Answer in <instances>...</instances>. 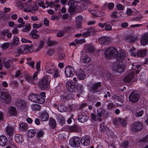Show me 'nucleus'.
Segmentation results:
<instances>
[{"mask_svg": "<svg viewBox=\"0 0 148 148\" xmlns=\"http://www.w3.org/2000/svg\"><path fill=\"white\" fill-rule=\"evenodd\" d=\"M104 54L107 58L115 57L117 61L121 62L125 58V53L123 50L118 52L115 48L110 47L106 49L104 51Z\"/></svg>", "mask_w": 148, "mask_h": 148, "instance_id": "f257e3e1", "label": "nucleus"}, {"mask_svg": "<svg viewBox=\"0 0 148 148\" xmlns=\"http://www.w3.org/2000/svg\"><path fill=\"white\" fill-rule=\"evenodd\" d=\"M51 81V78L49 76L45 75L40 82V87L42 90L47 89L50 86Z\"/></svg>", "mask_w": 148, "mask_h": 148, "instance_id": "f03ea898", "label": "nucleus"}, {"mask_svg": "<svg viewBox=\"0 0 148 148\" xmlns=\"http://www.w3.org/2000/svg\"><path fill=\"white\" fill-rule=\"evenodd\" d=\"M0 90V98L6 103H8L10 101L11 97L10 95L7 92Z\"/></svg>", "mask_w": 148, "mask_h": 148, "instance_id": "7ed1b4c3", "label": "nucleus"}, {"mask_svg": "<svg viewBox=\"0 0 148 148\" xmlns=\"http://www.w3.org/2000/svg\"><path fill=\"white\" fill-rule=\"evenodd\" d=\"M88 86L90 87V89L93 93H96L98 91V89L101 87V84L100 82H95L93 84H92V82H90L88 84Z\"/></svg>", "mask_w": 148, "mask_h": 148, "instance_id": "20e7f679", "label": "nucleus"}, {"mask_svg": "<svg viewBox=\"0 0 148 148\" xmlns=\"http://www.w3.org/2000/svg\"><path fill=\"white\" fill-rule=\"evenodd\" d=\"M80 138L77 137H73L69 140L70 145L74 147H79L80 145Z\"/></svg>", "mask_w": 148, "mask_h": 148, "instance_id": "39448f33", "label": "nucleus"}, {"mask_svg": "<svg viewBox=\"0 0 148 148\" xmlns=\"http://www.w3.org/2000/svg\"><path fill=\"white\" fill-rule=\"evenodd\" d=\"M29 99L31 101L40 103H43L45 102L44 99L42 98H37L36 95L33 94L30 95L28 96Z\"/></svg>", "mask_w": 148, "mask_h": 148, "instance_id": "423d86ee", "label": "nucleus"}, {"mask_svg": "<svg viewBox=\"0 0 148 148\" xmlns=\"http://www.w3.org/2000/svg\"><path fill=\"white\" fill-rule=\"evenodd\" d=\"M75 73V70L73 67L69 66L66 67L65 73L66 77H72Z\"/></svg>", "mask_w": 148, "mask_h": 148, "instance_id": "0eeeda50", "label": "nucleus"}, {"mask_svg": "<svg viewBox=\"0 0 148 148\" xmlns=\"http://www.w3.org/2000/svg\"><path fill=\"white\" fill-rule=\"evenodd\" d=\"M45 68L46 72L51 74H53L56 69L55 66L49 62L46 63Z\"/></svg>", "mask_w": 148, "mask_h": 148, "instance_id": "6e6552de", "label": "nucleus"}, {"mask_svg": "<svg viewBox=\"0 0 148 148\" xmlns=\"http://www.w3.org/2000/svg\"><path fill=\"white\" fill-rule=\"evenodd\" d=\"M25 78L26 80L28 82L32 84H34L35 83V81L36 80L38 79L37 73L36 72H35L32 77L29 75H26L25 76Z\"/></svg>", "mask_w": 148, "mask_h": 148, "instance_id": "1a4fd4ad", "label": "nucleus"}, {"mask_svg": "<svg viewBox=\"0 0 148 148\" xmlns=\"http://www.w3.org/2000/svg\"><path fill=\"white\" fill-rule=\"evenodd\" d=\"M66 86L67 89L69 91L73 92L76 91V85L73 82L70 81H67Z\"/></svg>", "mask_w": 148, "mask_h": 148, "instance_id": "9d476101", "label": "nucleus"}, {"mask_svg": "<svg viewBox=\"0 0 148 148\" xmlns=\"http://www.w3.org/2000/svg\"><path fill=\"white\" fill-rule=\"evenodd\" d=\"M139 97V95L137 93L132 92L129 97V101L133 103L137 102Z\"/></svg>", "mask_w": 148, "mask_h": 148, "instance_id": "9b49d317", "label": "nucleus"}, {"mask_svg": "<svg viewBox=\"0 0 148 148\" xmlns=\"http://www.w3.org/2000/svg\"><path fill=\"white\" fill-rule=\"evenodd\" d=\"M74 1L71 0L68 3L69 7V10L70 12H74L77 9H79V7L77 4H75Z\"/></svg>", "mask_w": 148, "mask_h": 148, "instance_id": "f8f14e48", "label": "nucleus"}, {"mask_svg": "<svg viewBox=\"0 0 148 148\" xmlns=\"http://www.w3.org/2000/svg\"><path fill=\"white\" fill-rule=\"evenodd\" d=\"M143 124L140 122H137L132 125L131 130L133 132H137L140 130L142 128Z\"/></svg>", "mask_w": 148, "mask_h": 148, "instance_id": "ddd939ff", "label": "nucleus"}, {"mask_svg": "<svg viewBox=\"0 0 148 148\" xmlns=\"http://www.w3.org/2000/svg\"><path fill=\"white\" fill-rule=\"evenodd\" d=\"M6 135L9 137L12 136L14 134V128L11 125H8L5 129Z\"/></svg>", "mask_w": 148, "mask_h": 148, "instance_id": "4468645a", "label": "nucleus"}, {"mask_svg": "<svg viewBox=\"0 0 148 148\" xmlns=\"http://www.w3.org/2000/svg\"><path fill=\"white\" fill-rule=\"evenodd\" d=\"M98 116L99 117L104 116L106 117L108 116V113L103 108H99L97 110Z\"/></svg>", "mask_w": 148, "mask_h": 148, "instance_id": "2eb2a0df", "label": "nucleus"}, {"mask_svg": "<svg viewBox=\"0 0 148 148\" xmlns=\"http://www.w3.org/2000/svg\"><path fill=\"white\" fill-rule=\"evenodd\" d=\"M99 41L101 44L106 45L111 42V40L108 37L103 36L99 38Z\"/></svg>", "mask_w": 148, "mask_h": 148, "instance_id": "dca6fc26", "label": "nucleus"}, {"mask_svg": "<svg viewBox=\"0 0 148 148\" xmlns=\"http://www.w3.org/2000/svg\"><path fill=\"white\" fill-rule=\"evenodd\" d=\"M88 119V117L84 113L80 112L79 113L78 116V120L79 121L84 123Z\"/></svg>", "mask_w": 148, "mask_h": 148, "instance_id": "f3484780", "label": "nucleus"}, {"mask_svg": "<svg viewBox=\"0 0 148 148\" xmlns=\"http://www.w3.org/2000/svg\"><path fill=\"white\" fill-rule=\"evenodd\" d=\"M141 44L145 45L148 44V33H145L142 35L140 39Z\"/></svg>", "mask_w": 148, "mask_h": 148, "instance_id": "a211bd4d", "label": "nucleus"}, {"mask_svg": "<svg viewBox=\"0 0 148 148\" xmlns=\"http://www.w3.org/2000/svg\"><path fill=\"white\" fill-rule=\"evenodd\" d=\"M134 72L129 73L123 79V81L125 83H130L134 77Z\"/></svg>", "mask_w": 148, "mask_h": 148, "instance_id": "6ab92c4d", "label": "nucleus"}, {"mask_svg": "<svg viewBox=\"0 0 148 148\" xmlns=\"http://www.w3.org/2000/svg\"><path fill=\"white\" fill-rule=\"evenodd\" d=\"M77 75L78 79L80 80H83L85 77V72L84 71L80 69L77 72Z\"/></svg>", "mask_w": 148, "mask_h": 148, "instance_id": "aec40b11", "label": "nucleus"}, {"mask_svg": "<svg viewBox=\"0 0 148 148\" xmlns=\"http://www.w3.org/2000/svg\"><path fill=\"white\" fill-rule=\"evenodd\" d=\"M39 118L42 121H47L49 118L48 113L46 111H44L41 113L40 115Z\"/></svg>", "mask_w": 148, "mask_h": 148, "instance_id": "412c9836", "label": "nucleus"}, {"mask_svg": "<svg viewBox=\"0 0 148 148\" xmlns=\"http://www.w3.org/2000/svg\"><path fill=\"white\" fill-rule=\"evenodd\" d=\"M81 142L84 146L89 145L90 142L89 137L87 136H84L82 138Z\"/></svg>", "mask_w": 148, "mask_h": 148, "instance_id": "4be33fe9", "label": "nucleus"}, {"mask_svg": "<svg viewBox=\"0 0 148 148\" xmlns=\"http://www.w3.org/2000/svg\"><path fill=\"white\" fill-rule=\"evenodd\" d=\"M110 16L112 18H121L122 17L120 12L113 11L111 12Z\"/></svg>", "mask_w": 148, "mask_h": 148, "instance_id": "5701e85b", "label": "nucleus"}, {"mask_svg": "<svg viewBox=\"0 0 148 148\" xmlns=\"http://www.w3.org/2000/svg\"><path fill=\"white\" fill-rule=\"evenodd\" d=\"M113 68L114 70L120 73L123 71L124 70V68L123 65L119 64L117 65H114Z\"/></svg>", "mask_w": 148, "mask_h": 148, "instance_id": "b1692460", "label": "nucleus"}, {"mask_svg": "<svg viewBox=\"0 0 148 148\" xmlns=\"http://www.w3.org/2000/svg\"><path fill=\"white\" fill-rule=\"evenodd\" d=\"M7 139L6 137L4 135L0 136V145L4 146L7 145Z\"/></svg>", "mask_w": 148, "mask_h": 148, "instance_id": "393cba45", "label": "nucleus"}, {"mask_svg": "<svg viewBox=\"0 0 148 148\" xmlns=\"http://www.w3.org/2000/svg\"><path fill=\"white\" fill-rule=\"evenodd\" d=\"M136 39V38L134 36L129 35L125 37L124 40L125 42H127L131 43L134 42Z\"/></svg>", "mask_w": 148, "mask_h": 148, "instance_id": "a878e982", "label": "nucleus"}, {"mask_svg": "<svg viewBox=\"0 0 148 148\" xmlns=\"http://www.w3.org/2000/svg\"><path fill=\"white\" fill-rule=\"evenodd\" d=\"M14 138L15 141L18 143H21L24 140L22 135L19 134L15 135Z\"/></svg>", "mask_w": 148, "mask_h": 148, "instance_id": "bb28decb", "label": "nucleus"}, {"mask_svg": "<svg viewBox=\"0 0 148 148\" xmlns=\"http://www.w3.org/2000/svg\"><path fill=\"white\" fill-rule=\"evenodd\" d=\"M16 51L18 53L23 54H26L24 45L18 47L16 49Z\"/></svg>", "mask_w": 148, "mask_h": 148, "instance_id": "cd10ccee", "label": "nucleus"}, {"mask_svg": "<svg viewBox=\"0 0 148 148\" xmlns=\"http://www.w3.org/2000/svg\"><path fill=\"white\" fill-rule=\"evenodd\" d=\"M115 121L117 123H120L123 126H125L126 125V123L125 120L123 119L118 118L116 119L114 121V122Z\"/></svg>", "mask_w": 148, "mask_h": 148, "instance_id": "c85d7f7f", "label": "nucleus"}, {"mask_svg": "<svg viewBox=\"0 0 148 148\" xmlns=\"http://www.w3.org/2000/svg\"><path fill=\"white\" fill-rule=\"evenodd\" d=\"M85 49L88 53H92L94 50V48L92 45H86L84 47Z\"/></svg>", "mask_w": 148, "mask_h": 148, "instance_id": "c756f323", "label": "nucleus"}, {"mask_svg": "<svg viewBox=\"0 0 148 148\" xmlns=\"http://www.w3.org/2000/svg\"><path fill=\"white\" fill-rule=\"evenodd\" d=\"M8 113L12 115H15L17 113L15 108L12 106L9 107L8 110Z\"/></svg>", "mask_w": 148, "mask_h": 148, "instance_id": "7c9ffc66", "label": "nucleus"}, {"mask_svg": "<svg viewBox=\"0 0 148 148\" xmlns=\"http://www.w3.org/2000/svg\"><path fill=\"white\" fill-rule=\"evenodd\" d=\"M37 32V30L34 29L29 33V35L33 38H37L39 37L38 35L36 33Z\"/></svg>", "mask_w": 148, "mask_h": 148, "instance_id": "2f4dec72", "label": "nucleus"}, {"mask_svg": "<svg viewBox=\"0 0 148 148\" xmlns=\"http://www.w3.org/2000/svg\"><path fill=\"white\" fill-rule=\"evenodd\" d=\"M26 54L28 53L29 52H32L34 50V49L32 46L25 45H24Z\"/></svg>", "mask_w": 148, "mask_h": 148, "instance_id": "473e14b6", "label": "nucleus"}, {"mask_svg": "<svg viewBox=\"0 0 148 148\" xmlns=\"http://www.w3.org/2000/svg\"><path fill=\"white\" fill-rule=\"evenodd\" d=\"M27 127L28 125L26 123H22L20 125L19 129L21 131H26L27 129Z\"/></svg>", "mask_w": 148, "mask_h": 148, "instance_id": "72a5a7b5", "label": "nucleus"}, {"mask_svg": "<svg viewBox=\"0 0 148 148\" xmlns=\"http://www.w3.org/2000/svg\"><path fill=\"white\" fill-rule=\"evenodd\" d=\"M38 6L36 4H34L32 8H29L27 10L25 9L24 12H32L37 10L38 9Z\"/></svg>", "mask_w": 148, "mask_h": 148, "instance_id": "f704fd0d", "label": "nucleus"}, {"mask_svg": "<svg viewBox=\"0 0 148 148\" xmlns=\"http://www.w3.org/2000/svg\"><path fill=\"white\" fill-rule=\"evenodd\" d=\"M36 131L34 129L29 130L27 132V135L29 138L33 137L35 135Z\"/></svg>", "mask_w": 148, "mask_h": 148, "instance_id": "c9c22d12", "label": "nucleus"}, {"mask_svg": "<svg viewBox=\"0 0 148 148\" xmlns=\"http://www.w3.org/2000/svg\"><path fill=\"white\" fill-rule=\"evenodd\" d=\"M80 60L83 63H87L90 62V58L88 56H86L84 57L82 56V58L80 59Z\"/></svg>", "mask_w": 148, "mask_h": 148, "instance_id": "e433bc0d", "label": "nucleus"}, {"mask_svg": "<svg viewBox=\"0 0 148 148\" xmlns=\"http://www.w3.org/2000/svg\"><path fill=\"white\" fill-rule=\"evenodd\" d=\"M57 109L61 112H64L67 110L66 106L63 104L58 106L57 107Z\"/></svg>", "mask_w": 148, "mask_h": 148, "instance_id": "4c0bfd02", "label": "nucleus"}, {"mask_svg": "<svg viewBox=\"0 0 148 148\" xmlns=\"http://www.w3.org/2000/svg\"><path fill=\"white\" fill-rule=\"evenodd\" d=\"M147 50L145 49L143 50H139L138 51L137 57H143L146 54Z\"/></svg>", "mask_w": 148, "mask_h": 148, "instance_id": "58836bf2", "label": "nucleus"}, {"mask_svg": "<svg viewBox=\"0 0 148 148\" xmlns=\"http://www.w3.org/2000/svg\"><path fill=\"white\" fill-rule=\"evenodd\" d=\"M23 31L24 32L29 31L31 29V25L30 23H27L23 26Z\"/></svg>", "mask_w": 148, "mask_h": 148, "instance_id": "ea45409f", "label": "nucleus"}, {"mask_svg": "<svg viewBox=\"0 0 148 148\" xmlns=\"http://www.w3.org/2000/svg\"><path fill=\"white\" fill-rule=\"evenodd\" d=\"M49 125L52 128H54L56 125V121L52 119H50L49 120Z\"/></svg>", "mask_w": 148, "mask_h": 148, "instance_id": "a19ab883", "label": "nucleus"}, {"mask_svg": "<svg viewBox=\"0 0 148 148\" xmlns=\"http://www.w3.org/2000/svg\"><path fill=\"white\" fill-rule=\"evenodd\" d=\"M130 53L131 55L134 57H137L138 51H136V49L134 48H132L130 51Z\"/></svg>", "mask_w": 148, "mask_h": 148, "instance_id": "79ce46f5", "label": "nucleus"}, {"mask_svg": "<svg viewBox=\"0 0 148 148\" xmlns=\"http://www.w3.org/2000/svg\"><path fill=\"white\" fill-rule=\"evenodd\" d=\"M57 118L58 121L61 124H63L65 122V119L63 116L59 115L58 116Z\"/></svg>", "mask_w": 148, "mask_h": 148, "instance_id": "37998d69", "label": "nucleus"}, {"mask_svg": "<svg viewBox=\"0 0 148 148\" xmlns=\"http://www.w3.org/2000/svg\"><path fill=\"white\" fill-rule=\"evenodd\" d=\"M44 45V41L43 40H40V43L39 45L38 49H36L35 51H38L40 49H41L43 47Z\"/></svg>", "mask_w": 148, "mask_h": 148, "instance_id": "c03bdc74", "label": "nucleus"}, {"mask_svg": "<svg viewBox=\"0 0 148 148\" xmlns=\"http://www.w3.org/2000/svg\"><path fill=\"white\" fill-rule=\"evenodd\" d=\"M26 8H24L23 10L24 12V10H27L29 8H32L33 6L31 2H28L26 3Z\"/></svg>", "mask_w": 148, "mask_h": 148, "instance_id": "a18cd8bd", "label": "nucleus"}, {"mask_svg": "<svg viewBox=\"0 0 148 148\" xmlns=\"http://www.w3.org/2000/svg\"><path fill=\"white\" fill-rule=\"evenodd\" d=\"M13 44L15 45H18L19 44V40L18 38L15 36L13 40Z\"/></svg>", "mask_w": 148, "mask_h": 148, "instance_id": "49530a36", "label": "nucleus"}, {"mask_svg": "<svg viewBox=\"0 0 148 148\" xmlns=\"http://www.w3.org/2000/svg\"><path fill=\"white\" fill-rule=\"evenodd\" d=\"M91 117L92 119L94 121H97L98 120L100 121H102V119L101 118H99L97 119L95 114L94 113H92L91 114Z\"/></svg>", "mask_w": 148, "mask_h": 148, "instance_id": "de8ad7c7", "label": "nucleus"}, {"mask_svg": "<svg viewBox=\"0 0 148 148\" xmlns=\"http://www.w3.org/2000/svg\"><path fill=\"white\" fill-rule=\"evenodd\" d=\"M32 108L33 110H39L40 108V106L38 104H34L32 106Z\"/></svg>", "mask_w": 148, "mask_h": 148, "instance_id": "09e8293b", "label": "nucleus"}, {"mask_svg": "<svg viewBox=\"0 0 148 148\" xmlns=\"http://www.w3.org/2000/svg\"><path fill=\"white\" fill-rule=\"evenodd\" d=\"M115 105L112 102L110 103L108 105L107 109L108 110H110L115 108Z\"/></svg>", "mask_w": 148, "mask_h": 148, "instance_id": "8fccbe9b", "label": "nucleus"}, {"mask_svg": "<svg viewBox=\"0 0 148 148\" xmlns=\"http://www.w3.org/2000/svg\"><path fill=\"white\" fill-rule=\"evenodd\" d=\"M10 45V43L6 42L4 43L1 45V48L3 49H7Z\"/></svg>", "mask_w": 148, "mask_h": 148, "instance_id": "3c124183", "label": "nucleus"}, {"mask_svg": "<svg viewBox=\"0 0 148 148\" xmlns=\"http://www.w3.org/2000/svg\"><path fill=\"white\" fill-rule=\"evenodd\" d=\"M75 42L77 44H81L85 42V40L84 39H76L75 40Z\"/></svg>", "mask_w": 148, "mask_h": 148, "instance_id": "603ef678", "label": "nucleus"}, {"mask_svg": "<svg viewBox=\"0 0 148 148\" xmlns=\"http://www.w3.org/2000/svg\"><path fill=\"white\" fill-rule=\"evenodd\" d=\"M53 75L54 77L58 78L60 77V74L59 73V71L58 69H56Z\"/></svg>", "mask_w": 148, "mask_h": 148, "instance_id": "864d4df0", "label": "nucleus"}, {"mask_svg": "<svg viewBox=\"0 0 148 148\" xmlns=\"http://www.w3.org/2000/svg\"><path fill=\"white\" fill-rule=\"evenodd\" d=\"M143 111L141 110L138 112H136L135 115L136 117H141L143 115Z\"/></svg>", "mask_w": 148, "mask_h": 148, "instance_id": "5fc2aeb1", "label": "nucleus"}, {"mask_svg": "<svg viewBox=\"0 0 148 148\" xmlns=\"http://www.w3.org/2000/svg\"><path fill=\"white\" fill-rule=\"evenodd\" d=\"M44 134V133L43 131L40 130L37 133L36 136L37 137L39 138L43 136Z\"/></svg>", "mask_w": 148, "mask_h": 148, "instance_id": "6e6d98bb", "label": "nucleus"}, {"mask_svg": "<svg viewBox=\"0 0 148 148\" xmlns=\"http://www.w3.org/2000/svg\"><path fill=\"white\" fill-rule=\"evenodd\" d=\"M58 59L60 60H62L64 57L65 54L61 52L58 53Z\"/></svg>", "mask_w": 148, "mask_h": 148, "instance_id": "4d7b16f0", "label": "nucleus"}, {"mask_svg": "<svg viewBox=\"0 0 148 148\" xmlns=\"http://www.w3.org/2000/svg\"><path fill=\"white\" fill-rule=\"evenodd\" d=\"M106 129H107V128L103 124H101L100 125V130L101 132H104Z\"/></svg>", "mask_w": 148, "mask_h": 148, "instance_id": "13d9d810", "label": "nucleus"}, {"mask_svg": "<svg viewBox=\"0 0 148 148\" xmlns=\"http://www.w3.org/2000/svg\"><path fill=\"white\" fill-rule=\"evenodd\" d=\"M32 25L34 28L37 29L40 28L42 26V25L41 23H40L39 24L34 23Z\"/></svg>", "mask_w": 148, "mask_h": 148, "instance_id": "bf43d9fd", "label": "nucleus"}, {"mask_svg": "<svg viewBox=\"0 0 148 148\" xmlns=\"http://www.w3.org/2000/svg\"><path fill=\"white\" fill-rule=\"evenodd\" d=\"M139 79L141 81H144L145 79V74L143 73H141Z\"/></svg>", "mask_w": 148, "mask_h": 148, "instance_id": "052dcab7", "label": "nucleus"}, {"mask_svg": "<svg viewBox=\"0 0 148 148\" xmlns=\"http://www.w3.org/2000/svg\"><path fill=\"white\" fill-rule=\"evenodd\" d=\"M4 66L7 69H9L11 66L10 63L8 61L4 62Z\"/></svg>", "mask_w": 148, "mask_h": 148, "instance_id": "680f3d73", "label": "nucleus"}, {"mask_svg": "<svg viewBox=\"0 0 148 148\" xmlns=\"http://www.w3.org/2000/svg\"><path fill=\"white\" fill-rule=\"evenodd\" d=\"M69 131L71 132H76L77 131L76 127L75 126L68 127Z\"/></svg>", "mask_w": 148, "mask_h": 148, "instance_id": "e2e57ef3", "label": "nucleus"}, {"mask_svg": "<svg viewBox=\"0 0 148 148\" xmlns=\"http://www.w3.org/2000/svg\"><path fill=\"white\" fill-rule=\"evenodd\" d=\"M105 30L107 31H110L112 29V27L110 24H108L105 27Z\"/></svg>", "mask_w": 148, "mask_h": 148, "instance_id": "0e129e2a", "label": "nucleus"}, {"mask_svg": "<svg viewBox=\"0 0 148 148\" xmlns=\"http://www.w3.org/2000/svg\"><path fill=\"white\" fill-rule=\"evenodd\" d=\"M21 41L23 43H31V41L28 40L25 38H22L21 39Z\"/></svg>", "mask_w": 148, "mask_h": 148, "instance_id": "69168bd1", "label": "nucleus"}, {"mask_svg": "<svg viewBox=\"0 0 148 148\" xmlns=\"http://www.w3.org/2000/svg\"><path fill=\"white\" fill-rule=\"evenodd\" d=\"M117 8L118 10L120 11H122L124 9L123 6L121 4H119L117 5Z\"/></svg>", "mask_w": 148, "mask_h": 148, "instance_id": "338daca9", "label": "nucleus"}, {"mask_svg": "<svg viewBox=\"0 0 148 148\" xmlns=\"http://www.w3.org/2000/svg\"><path fill=\"white\" fill-rule=\"evenodd\" d=\"M114 7V4L112 3H110L108 5V8L110 10H112Z\"/></svg>", "mask_w": 148, "mask_h": 148, "instance_id": "774afa93", "label": "nucleus"}]
</instances>
